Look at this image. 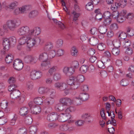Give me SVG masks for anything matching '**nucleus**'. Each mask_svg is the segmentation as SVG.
I'll list each match as a JSON object with an SVG mask.
<instances>
[{
    "label": "nucleus",
    "mask_w": 134,
    "mask_h": 134,
    "mask_svg": "<svg viewBox=\"0 0 134 134\" xmlns=\"http://www.w3.org/2000/svg\"><path fill=\"white\" fill-rule=\"evenodd\" d=\"M41 30L40 27H36L32 30L29 33L31 35L30 38H28L26 42L27 47L30 49L37 44H39L41 41L40 38L38 37L33 38L34 36L39 35L41 33Z\"/></svg>",
    "instance_id": "nucleus-1"
},
{
    "label": "nucleus",
    "mask_w": 134,
    "mask_h": 134,
    "mask_svg": "<svg viewBox=\"0 0 134 134\" xmlns=\"http://www.w3.org/2000/svg\"><path fill=\"white\" fill-rule=\"evenodd\" d=\"M55 87L60 91L65 90V93L67 95L69 92V89L68 88L67 85L65 83L57 82L54 84Z\"/></svg>",
    "instance_id": "nucleus-2"
},
{
    "label": "nucleus",
    "mask_w": 134,
    "mask_h": 134,
    "mask_svg": "<svg viewBox=\"0 0 134 134\" xmlns=\"http://www.w3.org/2000/svg\"><path fill=\"white\" fill-rule=\"evenodd\" d=\"M75 98L76 100V105H80L81 104L82 102L80 101L79 102V101H85L88 99L89 98V95L88 94L85 93H81L79 97H75Z\"/></svg>",
    "instance_id": "nucleus-3"
},
{
    "label": "nucleus",
    "mask_w": 134,
    "mask_h": 134,
    "mask_svg": "<svg viewBox=\"0 0 134 134\" xmlns=\"http://www.w3.org/2000/svg\"><path fill=\"white\" fill-rule=\"evenodd\" d=\"M67 83L70 87L72 89L77 88L79 86V83L77 81H76L75 77L71 76L67 79L66 81Z\"/></svg>",
    "instance_id": "nucleus-4"
},
{
    "label": "nucleus",
    "mask_w": 134,
    "mask_h": 134,
    "mask_svg": "<svg viewBox=\"0 0 134 134\" xmlns=\"http://www.w3.org/2000/svg\"><path fill=\"white\" fill-rule=\"evenodd\" d=\"M19 20H8L6 23V25L9 29L13 30L16 27L17 24H19Z\"/></svg>",
    "instance_id": "nucleus-5"
},
{
    "label": "nucleus",
    "mask_w": 134,
    "mask_h": 134,
    "mask_svg": "<svg viewBox=\"0 0 134 134\" xmlns=\"http://www.w3.org/2000/svg\"><path fill=\"white\" fill-rule=\"evenodd\" d=\"M33 29L30 30L29 27L27 26H23L18 29L17 31L18 34L19 35H24L29 33Z\"/></svg>",
    "instance_id": "nucleus-6"
},
{
    "label": "nucleus",
    "mask_w": 134,
    "mask_h": 134,
    "mask_svg": "<svg viewBox=\"0 0 134 134\" xmlns=\"http://www.w3.org/2000/svg\"><path fill=\"white\" fill-rule=\"evenodd\" d=\"M13 67L17 70H20L23 67V64L22 61L19 59L15 60L13 64Z\"/></svg>",
    "instance_id": "nucleus-7"
},
{
    "label": "nucleus",
    "mask_w": 134,
    "mask_h": 134,
    "mask_svg": "<svg viewBox=\"0 0 134 134\" xmlns=\"http://www.w3.org/2000/svg\"><path fill=\"white\" fill-rule=\"evenodd\" d=\"M24 60L26 63H30L32 64H34L36 63L37 59L36 57L32 55H28L25 56Z\"/></svg>",
    "instance_id": "nucleus-8"
},
{
    "label": "nucleus",
    "mask_w": 134,
    "mask_h": 134,
    "mask_svg": "<svg viewBox=\"0 0 134 134\" xmlns=\"http://www.w3.org/2000/svg\"><path fill=\"white\" fill-rule=\"evenodd\" d=\"M63 71L66 75L69 76L74 74L75 70L72 67L65 66L64 67Z\"/></svg>",
    "instance_id": "nucleus-9"
},
{
    "label": "nucleus",
    "mask_w": 134,
    "mask_h": 134,
    "mask_svg": "<svg viewBox=\"0 0 134 134\" xmlns=\"http://www.w3.org/2000/svg\"><path fill=\"white\" fill-rule=\"evenodd\" d=\"M64 113H62L58 115L57 119L59 122H64L67 121L70 118V115L68 114L67 115L64 114Z\"/></svg>",
    "instance_id": "nucleus-10"
},
{
    "label": "nucleus",
    "mask_w": 134,
    "mask_h": 134,
    "mask_svg": "<svg viewBox=\"0 0 134 134\" xmlns=\"http://www.w3.org/2000/svg\"><path fill=\"white\" fill-rule=\"evenodd\" d=\"M110 16V14L108 11L105 12L104 14V16L105 18L104 21V23L105 25L106 26L110 24L111 22V19L109 18Z\"/></svg>",
    "instance_id": "nucleus-11"
},
{
    "label": "nucleus",
    "mask_w": 134,
    "mask_h": 134,
    "mask_svg": "<svg viewBox=\"0 0 134 134\" xmlns=\"http://www.w3.org/2000/svg\"><path fill=\"white\" fill-rule=\"evenodd\" d=\"M30 35L29 33L20 38L19 40V44L20 45H22L26 44L27 39L28 38H30Z\"/></svg>",
    "instance_id": "nucleus-12"
},
{
    "label": "nucleus",
    "mask_w": 134,
    "mask_h": 134,
    "mask_svg": "<svg viewBox=\"0 0 134 134\" xmlns=\"http://www.w3.org/2000/svg\"><path fill=\"white\" fill-rule=\"evenodd\" d=\"M59 102L65 106H67L68 104L72 103V101L70 98L65 97L60 98Z\"/></svg>",
    "instance_id": "nucleus-13"
},
{
    "label": "nucleus",
    "mask_w": 134,
    "mask_h": 134,
    "mask_svg": "<svg viewBox=\"0 0 134 134\" xmlns=\"http://www.w3.org/2000/svg\"><path fill=\"white\" fill-rule=\"evenodd\" d=\"M98 3V0H91V2L88 3L86 6L87 9L89 11L93 10V4H97Z\"/></svg>",
    "instance_id": "nucleus-14"
},
{
    "label": "nucleus",
    "mask_w": 134,
    "mask_h": 134,
    "mask_svg": "<svg viewBox=\"0 0 134 134\" xmlns=\"http://www.w3.org/2000/svg\"><path fill=\"white\" fill-rule=\"evenodd\" d=\"M57 113H52L48 114L47 116V120L50 121H55L58 118Z\"/></svg>",
    "instance_id": "nucleus-15"
},
{
    "label": "nucleus",
    "mask_w": 134,
    "mask_h": 134,
    "mask_svg": "<svg viewBox=\"0 0 134 134\" xmlns=\"http://www.w3.org/2000/svg\"><path fill=\"white\" fill-rule=\"evenodd\" d=\"M20 94V92L19 90H15L10 93V96L12 99H15L16 98L19 96Z\"/></svg>",
    "instance_id": "nucleus-16"
},
{
    "label": "nucleus",
    "mask_w": 134,
    "mask_h": 134,
    "mask_svg": "<svg viewBox=\"0 0 134 134\" xmlns=\"http://www.w3.org/2000/svg\"><path fill=\"white\" fill-rule=\"evenodd\" d=\"M58 67L56 65L51 66L48 70V75L50 76H52L54 73L55 72L58 70Z\"/></svg>",
    "instance_id": "nucleus-17"
},
{
    "label": "nucleus",
    "mask_w": 134,
    "mask_h": 134,
    "mask_svg": "<svg viewBox=\"0 0 134 134\" xmlns=\"http://www.w3.org/2000/svg\"><path fill=\"white\" fill-rule=\"evenodd\" d=\"M41 64V69L43 71L49 68L50 64V62L47 61H42Z\"/></svg>",
    "instance_id": "nucleus-18"
},
{
    "label": "nucleus",
    "mask_w": 134,
    "mask_h": 134,
    "mask_svg": "<svg viewBox=\"0 0 134 134\" xmlns=\"http://www.w3.org/2000/svg\"><path fill=\"white\" fill-rule=\"evenodd\" d=\"M134 14L132 13H129L126 16V19L130 23H133L134 22Z\"/></svg>",
    "instance_id": "nucleus-19"
},
{
    "label": "nucleus",
    "mask_w": 134,
    "mask_h": 134,
    "mask_svg": "<svg viewBox=\"0 0 134 134\" xmlns=\"http://www.w3.org/2000/svg\"><path fill=\"white\" fill-rule=\"evenodd\" d=\"M48 58V55L46 52L41 53L39 56L38 59L41 61H47Z\"/></svg>",
    "instance_id": "nucleus-20"
},
{
    "label": "nucleus",
    "mask_w": 134,
    "mask_h": 134,
    "mask_svg": "<svg viewBox=\"0 0 134 134\" xmlns=\"http://www.w3.org/2000/svg\"><path fill=\"white\" fill-rule=\"evenodd\" d=\"M10 44L8 38H4L3 39V45L6 50H9Z\"/></svg>",
    "instance_id": "nucleus-21"
},
{
    "label": "nucleus",
    "mask_w": 134,
    "mask_h": 134,
    "mask_svg": "<svg viewBox=\"0 0 134 134\" xmlns=\"http://www.w3.org/2000/svg\"><path fill=\"white\" fill-rule=\"evenodd\" d=\"M60 129L62 131H70L72 130L73 128L69 125L65 124L62 125L60 127Z\"/></svg>",
    "instance_id": "nucleus-22"
},
{
    "label": "nucleus",
    "mask_w": 134,
    "mask_h": 134,
    "mask_svg": "<svg viewBox=\"0 0 134 134\" xmlns=\"http://www.w3.org/2000/svg\"><path fill=\"white\" fill-rule=\"evenodd\" d=\"M28 113V110L26 107L21 108L19 111L20 114L22 116H24L27 115Z\"/></svg>",
    "instance_id": "nucleus-23"
},
{
    "label": "nucleus",
    "mask_w": 134,
    "mask_h": 134,
    "mask_svg": "<svg viewBox=\"0 0 134 134\" xmlns=\"http://www.w3.org/2000/svg\"><path fill=\"white\" fill-rule=\"evenodd\" d=\"M88 41L90 42V44L94 46L98 44V40L97 38L93 37L88 39Z\"/></svg>",
    "instance_id": "nucleus-24"
},
{
    "label": "nucleus",
    "mask_w": 134,
    "mask_h": 134,
    "mask_svg": "<svg viewBox=\"0 0 134 134\" xmlns=\"http://www.w3.org/2000/svg\"><path fill=\"white\" fill-rule=\"evenodd\" d=\"M42 98H45V97L43 96L42 97V98L38 97L35 98L34 100V103L35 104L38 105H40L42 104L43 103V101Z\"/></svg>",
    "instance_id": "nucleus-25"
},
{
    "label": "nucleus",
    "mask_w": 134,
    "mask_h": 134,
    "mask_svg": "<svg viewBox=\"0 0 134 134\" xmlns=\"http://www.w3.org/2000/svg\"><path fill=\"white\" fill-rule=\"evenodd\" d=\"M18 5V3L16 1L11 2L7 6L8 8L10 9H14Z\"/></svg>",
    "instance_id": "nucleus-26"
},
{
    "label": "nucleus",
    "mask_w": 134,
    "mask_h": 134,
    "mask_svg": "<svg viewBox=\"0 0 134 134\" xmlns=\"http://www.w3.org/2000/svg\"><path fill=\"white\" fill-rule=\"evenodd\" d=\"M116 35L119 38L124 39V40H125V39L127 37V35L125 32L120 31L117 33Z\"/></svg>",
    "instance_id": "nucleus-27"
},
{
    "label": "nucleus",
    "mask_w": 134,
    "mask_h": 134,
    "mask_svg": "<svg viewBox=\"0 0 134 134\" xmlns=\"http://www.w3.org/2000/svg\"><path fill=\"white\" fill-rule=\"evenodd\" d=\"M53 47L52 44L49 42L47 43L44 47V50L45 51H47L52 49Z\"/></svg>",
    "instance_id": "nucleus-28"
},
{
    "label": "nucleus",
    "mask_w": 134,
    "mask_h": 134,
    "mask_svg": "<svg viewBox=\"0 0 134 134\" xmlns=\"http://www.w3.org/2000/svg\"><path fill=\"white\" fill-rule=\"evenodd\" d=\"M41 111V108L40 107L37 106L35 108H34L32 111L31 110V112L33 114H37L39 113Z\"/></svg>",
    "instance_id": "nucleus-29"
},
{
    "label": "nucleus",
    "mask_w": 134,
    "mask_h": 134,
    "mask_svg": "<svg viewBox=\"0 0 134 134\" xmlns=\"http://www.w3.org/2000/svg\"><path fill=\"white\" fill-rule=\"evenodd\" d=\"M13 59V56L11 54H9L7 55L5 58V61L7 63L11 62Z\"/></svg>",
    "instance_id": "nucleus-30"
},
{
    "label": "nucleus",
    "mask_w": 134,
    "mask_h": 134,
    "mask_svg": "<svg viewBox=\"0 0 134 134\" xmlns=\"http://www.w3.org/2000/svg\"><path fill=\"white\" fill-rule=\"evenodd\" d=\"M52 20L54 23L58 25L60 28L62 29H64L65 28L64 25L61 22L58 21L54 18H53Z\"/></svg>",
    "instance_id": "nucleus-31"
},
{
    "label": "nucleus",
    "mask_w": 134,
    "mask_h": 134,
    "mask_svg": "<svg viewBox=\"0 0 134 134\" xmlns=\"http://www.w3.org/2000/svg\"><path fill=\"white\" fill-rule=\"evenodd\" d=\"M78 53V51L77 49L75 47H72L71 49V54L73 56H76Z\"/></svg>",
    "instance_id": "nucleus-32"
},
{
    "label": "nucleus",
    "mask_w": 134,
    "mask_h": 134,
    "mask_svg": "<svg viewBox=\"0 0 134 134\" xmlns=\"http://www.w3.org/2000/svg\"><path fill=\"white\" fill-rule=\"evenodd\" d=\"M54 98L49 97L46 99V100L47 101V103L48 105H51L54 104L55 102Z\"/></svg>",
    "instance_id": "nucleus-33"
},
{
    "label": "nucleus",
    "mask_w": 134,
    "mask_h": 134,
    "mask_svg": "<svg viewBox=\"0 0 134 134\" xmlns=\"http://www.w3.org/2000/svg\"><path fill=\"white\" fill-rule=\"evenodd\" d=\"M126 20V17L120 14L117 19V21L119 23H121L123 22Z\"/></svg>",
    "instance_id": "nucleus-34"
},
{
    "label": "nucleus",
    "mask_w": 134,
    "mask_h": 134,
    "mask_svg": "<svg viewBox=\"0 0 134 134\" xmlns=\"http://www.w3.org/2000/svg\"><path fill=\"white\" fill-rule=\"evenodd\" d=\"M88 68V66L87 65H83L80 67V70L81 73L84 74L87 71Z\"/></svg>",
    "instance_id": "nucleus-35"
},
{
    "label": "nucleus",
    "mask_w": 134,
    "mask_h": 134,
    "mask_svg": "<svg viewBox=\"0 0 134 134\" xmlns=\"http://www.w3.org/2000/svg\"><path fill=\"white\" fill-rule=\"evenodd\" d=\"M37 129L35 126H32L29 128V132L30 134H36L37 132Z\"/></svg>",
    "instance_id": "nucleus-36"
},
{
    "label": "nucleus",
    "mask_w": 134,
    "mask_h": 134,
    "mask_svg": "<svg viewBox=\"0 0 134 134\" xmlns=\"http://www.w3.org/2000/svg\"><path fill=\"white\" fill-rule=\"evenodd\" d=\"M64 107H65V106L62 104H58L56 105L55 108L57 111H62V110H63Z\"/></svg>",
    "instance_id": "nucleus-37"
},
{
    "label": "nucleus",
    "mask_w": 134,
    "mask_h": 134,
    "mask_svg": "<svg viewBox=\"0 0 134 134\" xmlns=\"http://www.w3.org/2000/svg\"><path fill=\"white\" fill-rule=\"evenodd\" d=\"M75 81L77 80L79 82H82L85 80L84 76L81 75H78L76 77H75Z\"/></svg>",
    "instance_id": "nucleus-38"
},
{
    "label": "nucleus",
    "mask_w": 134,
    "mask_h": 134,
    "mask_svg": "<svg viewBox=\"0 0 134 134\" xmlns=\"http://www.w3.org/2000/svg\"><path fill=\"white\" fill-rule=\"evenodd\" d=\"M113 54L115 56L118 55L120 53V49L119 48H114L112 50Z\"/></svg>",
    "instance_id": "nucleus-39"
},
{
    "label": "nucleus",
    "mask_w": 134,
    "mask_h": 134,
    "mask_svg": "<svg viewBox=\"0 0 134 134\" xmlns=\"http://www.w3.org/2000/svg\"><path fill=\"white\" fill-rule=\"evenodd\" d=\"M18 116L16 114L14 115L13 118L10 121V124L11 125H15L16 121L17 119Z\"/></svg>",
    "instance_id": "nucleus-40"
},
{
    "label": "nucleus",
    "mask_w": 134,
    "mask_h": 134,
    "mask_svg": "<svg viewBox=\"0 0 134 134\" xmlns=\"http://www.w3.org/2000/svg\"><path fill=\"white\" fill-rule=\"evenodd\" d=\"M98 30L99 33L105 34L107 31V29L105 27L100 26Z\"/></svg>",
    "instance_id": "nucleus-41"
},
{
    "label": "nucleus",
    "mask_w": 134,
    "mask_h": 134,
    "mask_svg": "<svg viewBox=\"0 0 134 134\" xmlns=\"http://www.w3.org/2000/svg\"><path fill=\"white\" fill-rule=\"evenodd\" d=\"M34 84L33 83L31 82H29L27 83L26 88L28 90H31L33 88Z\"/></svg>",
    "instance_id": "nucleus-42"
},
{
    "label": "nucleus",
    "mask_w": 134,
    "mask_h": 134,
    "mask_svg": "<svg viewBox=\"0 0 134 134\" xmlns=\"http://www.w3.org/2000/svg\"><path fill=\"white\" fill-rule=\"evenodd\" d=\"M97 48L98 49L99 51H104L105 48V44L103 43H100L98 44Z\"/></svg>",
    "instance_id": "nucleus-43"
},
{
    "label": "nucleus",
    "mask_w": 134,
    "mask_h": 134,
    "mask_svg": "<svg viewBox=\"0 0 134 134\" xmlns=\"http://www.w3.org/2000/svg\"><path fill=\"white\" fill-rule=\"evenodd\" d=\"M63 43V40L61 39H58L56 42V45L57 47L59 48L61 47Z\"/></svg>",
    "instance_id": "nucleus-44"
},
{
    "label": "nucleus",
    "mask_w": 134,
    "mask_h": 134,
    "mask_svg": "<svg viewBox=\"0 0 134 134\" xmlns=\"http://www.w3.org/2000/svg\"><path fill=\"white\" fill-rule=\"evenodd\" d=\"M131 45V42L130 41L128 40H124L123 44V46L125 48H129Z\"/></svg>",
    "instance_id": "nucleus-45"
},
{
    "label": "nucleus",
    "mask_w": 134,
    "mask_h": 134,
    "mask_svg": "<svg viewBox=\"0 0 134 134\" xmlns=\"http://www.w3.org/2000/svg\"><path fill=\"white\" fill-rule=\"evenodd\" d=\"M25 121L26 124L30 125L32 123V118L30 116H27L25 117Z\"/></svg>",
    "instance_id": "nucleus-46"
},
{
    "label": "nucleus",
    "mask_w": 134,
    "mask_h": 134,
    "mask_svg": "<svg viewBox=\"0 0 134 134\" xmlns=\"http://www.w3.org/2000/svg\"><path fill=\"white\" fill-rule=\"evenodd\" d=\"M127 3L126 0H122L119 3H118V6H120L121 7L123 8Z\"/></svg>",
    "instance_id": "nucleus-47"
},
{
    "label": "nucleus",
    "mask_w": 134,
    "mask_h": 134,
    "mask_svg": "<svg viewBox=\"0 0 134 134\" xmlns=\"http://www.w3.org/2000/svg\"><path fill=\"white\" fill-rule=\"evenodd\" d=\"M113 44L115 48H118L120 46V42L119 40H115L113 41Z\"/></svg>",
    "instance_id": "nucleus-48"
},
{
    "label": "nucleus",
    "mask_w": 134,
    "mask_h": 134,
    "mask_svg": "<svg viewBox=\"0 0 134 134\" xmlns=\"http://www.w3.org/2000/svg\"><path fill=\"white\" fill-rule=\"evenodd\" d=\"M61 77V75L60 73H56L54 75L53 79L57 81L60 79Z\"/></svg>",
    "instance_id": "nucleus-49"
},
{
    "label": "nucleus",
    "mask_w": 134,
    "mask_h": 134,
    "mask_svg": "<svg viewBox=\"0 0 134 134\" xmlns=\"http://www.w3.org/2000/svg\"><path fill=\"white\" fill-rule=\"evenodd\" d=\"M27 7H28L26 6H24L19 8L20 13L23 14L25 13L28 10Z\"/></svg>",
    "instance_id": "nucleus-50"
},
{
    "label": "nucleus",
    "mask_w": 134,
    "mask_h": 134,
    "mask_svg": "<svg viewBox=\"0 0 134 134\" xmlns=\"http://www.w3.org/2000/svg\"><path fill=\"white\" fill-rule=\"evenodd\" d=\"M38 14L36 10H33L29 14V16L30 18H34Z\"/></svg>",
    "instance_id": "nucleus-51"
},
{
    "label": "nucleus",
    "mask_w": 134,
    "mask_h": 134,
    "mask_svg": "<svg viewBox=\"0 0 134 134\" xmlns=\"http://www.w3.org/2000/svg\"><path fill=\"white\" fill-rule=\"evenodd\" d=\"M127 33L129 36H133L134 35V30L128 27L127 28Z\"/></svg>",
    "instance_id": "nucleus-52"
},
{
    "label": "nucleus",
    "mask_w": 134,
    "mask_h": 134,
    "mask_svg": "<svg viewBox=\"0 0 134 134\" xmlns=\"http://www.w3.org/2000/svg\"><path fill=\"white\" fill-rule=\"evenodd\" d=\"M49 97L55 98V90L53 89H50L49 90Z\"/></svg>",
    "instance_id": "nucleus-53"
},
{
    "label": "nucleus",
    "mask_w": 134,
    "mask_h": 134,
    "mask_svg": "<svg viewBox=\"0 0 134 134\" xmlns=\"http://www.w3.org/2000/svg\"><path fill=\"white\" fill-rule=\"evenodd\" d=\"M72 14L73 15V21H75L77 20L78 18L80 15V14L79 13H76V12L74 11L72 13Z\"/></svg>",
    "instance_id": "nucleus-54"
},
{
    "label": "nucleus",
    "mask_w": 134,
    "mask_h": 134,
    "mask_svg": "<svg viewBox=\"0 0 134 134\" xmlns=\"http://www.w3.org/2000/svg\"><path fill=\"white\" fill-rule=\"evenodd\" d=\"M37 70H34L32 71L30 73V77L32 80H35L36 74Z\"/></svg>",
    "instance_id": "nucleus-55"
},
{
    "label": "nucleus",
    "mask_w": 134,
    "mask_h": 134,
    "mask_svg": "<svg viewBox=\"0 0 134 134\" xmlns=\"http://www.w3.org/2000/svg\"><path fill=\"white\" fill-rule=\"evenodd\" d=\"M56 54L55 51L54 50H52L51 51L48 55V57L49 58H52L54 57Z\"/></svg>",
    "instance_id": "nucleus-56"
},
{
    "label": "nucleus",
    "mask_w": 134,
    "mask_h": 134,
    "mask_svg": "<svg viewBox=\"0 0 134 134\" xmlns=\"http://www.w3.org/2000/svg\"><path fill=\"white\" fill-rule=\"evenodd\" d=\"M97 65L99 68L104 69L105 68V65L101 61L99 60L97 63Z\"/></svg>",
    "instance_id": "nucleus-57"
},
{
    "label": "nucleus",
    "mask_w": 134,
    "mask_h": 134,
    "mask_svg": "<svg viewBox=\"0 0 134 134\" xmlns=\"http://www.w3.org/2000/svg\"><path fill=\"white\" fill-rule=\"evenodd\" d=\"M18 132L19 133H21V134H26L27 131L26 128L22 127L19 129L18 131Z\"/></svg>",
    "instance_id": "nucleus-58"
},
{
    "label": "nucleus",
    "mask_w": 134,
    "mask_h": 134,
    "mask_svg": "<svg viewBox=\"0 0 134 134\" xmlns=\"http://www.w3.org/2000/svg\"><path fill=\"white\" fill-rule=\"evenodd\" d=\"M10 44H14L16 42V38L14 36H12L8 38Z\"/></svg>",
    "instance_id": "nucleus-59"
},
{
    "label": "nucleus",
    "mask_w": 134,
    "mask_h": 134,
    "mask_svg": "<svg viewBox=\"0 0 134 134\" xmlns=\"http://www.w3.org/2000/svg\"><path fill=\"white\" fill-rule=\"evenodd\" d=\"M8 103L6 100H4L2 102H1L0 104V107L2 109L6 108L8 106Z\"/></svg>",
    "instance_id": "nucleus-60"
},
{
    "label": "nucleus",
    "mask_w": 134,
    "mask_h": 134,
    "mask_svg": "<svg viewBox=\"0 0 134 134\" xmlns=\"http://www.w3.org/2000/svg\"><path fill=\"white\" fill-rule=\"evenodd\" d=\"M120 84L123 86H126L129 84L128 81L125 79H122L120 82Z\"/></svg>",
    "instance_id": "nucleus-61"
},
{
    "label": "nucleus",
    "mask_w": 134,
    "mask_h": 134,
    "mask_svg": "<svg viewBox=\"0 0 134 134\" xmlns=\"http://www.w3.org/2000/svg\"><path fill=\"white\" fill-rule=\"evenodd\" d=\"M42 73L39 71H36V74L35 80L40 79L42 76Z\"/></svg>",
    "instance_id": "nucleus-62"
},
{
    "label": "nucleus",
    "mask_w": 134,
    "mask_h": 134,
    "mask_svg": "<svg viewBox=\"0 0 134 134\" xmlns=\"http://www.w3.org/2000/svg\"><path fill=\"white\" fill-rule=\"evenodd\" d=\"M56 53V54L58 56H60L64 54V51L63 49H59L57 50Z\"/></svg>",
    "instance_id": "nucleus-63"
},
{
    "label": "nucleus",
    "mask_w": 134,
    "mask_h": 134,
    "mask_svg": "<svg viewBox=\"0 0 134 134\" xmlns=\"http://www.w3.org/2000/svg\"><path fill=\"white\" fill-rule=\"evenodd\" d=\"M7 121V118L5 117L0 118V125H3L6 123Z\"/></svg>",
    "instance_id": "nucleus-64"
}]
</instances>
